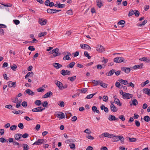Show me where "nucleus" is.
I'll return each mask as SVG.
<instances>
[{
  "label": "nucleus",
  "instance_id": "nucleus-1",
  "mask_svg": "<svg viewBox=\"0 0 150 150\" xmlns=\"http://www.w3.org/2000/svg\"><path fill=\"white\" fill-rule=\"evenodd\" d=\"M96 48L97 51L99 53L103 52L105 51V48L101 45H98Z\"/></svg>",
  "mask_w": 150,
  "mask_h": 150
},
{
  "label": "nucleus",
  "instance_id": "nucleus-2",
  "mask_svg": "<svg viewBox=\"0 0 150 150\" xmlns=\"http://www.w3.org/2000/svg\"><path fill=\"white\" fill-rule=\"evenodd\" d=\"M46 140L41 139H38L36 142H35L33 145H39L43 143H45L46 142Z\"/></svg>",
  "mask_w": 150,
  "mask_h": 150
},
{
  "label": "nucleus",
  "instance_id": "nucleus-3",
  "mask_svg": "<svg viewBox=\"0 0 150 150\" xmlns=\"http://www.w3.org/2000/svg\"><path fill=\"white\" fill-rule=\"evenodd\" d=\"M64 55H65L63 58V59L64 60H69L70 59L69 56H71V53L68 52H64Z\"/></svg>",
  "mask_w": 150,
  "mask_h": 150
},
{
  "label": "nucleus",
  "instance_id": "nucleus-4",
  "mask_svg": "<svg viewBox=\"0 0 150 150\" xmlns=\"http://www.w3.org/2000/svg\"><path fill=\"white\" fill-rule=\"evenodd\" d=\"M133 95L132 94L125 93L123 95V98L124 99H128L133 97Z\"/></svg>",
  "mask_w": 150,
  "mask_h": 150
},
{
  "label": "nucleus",
  "instance_id": "nucleus-5",
  "mask_svg": "<svg viewBox=\"0 0 150 150\" xmlns=\"http://www.w3.org/2000/svg\"><path fill=\"white\" fill-rule=\"evenodd\" d=\"M124 59L123 57H117L115 58L114 59V61L116 63H121L124 62Z\"/></svg>",
  "mask_w": 150,
  "mask_h": 150
},
{
  "label": "nucleus",
  "instance_id": "nucleus-6",
  "mask_svg": "<svg viewBox=\"0 0 150 150\" xmlns=\"http://www.w3.org/2000/svg\"><path fill=\"white\" fill-rule=\"evenodd\" d=\"M45 108H42L41 107H38L32 109V111L33 112H40L42 111Z\"/></svg>",
  "mask_w": 150,
  "mask_h": 150
},
{
  "label": "nucleus",
  "instance_id": "nucleus-7",
  "mask_svg": "<svg viewBox=\"0 0 150 150\" xmlns=\"http://www.w3.org/2000/svg\"><path fill=\"white\" fill-rule=\"evenodd\" d=\"M55 84L58 86L59 89H62L63 88V85L62 82L59 81H56Z\"/></svg>",
  "mask_w": 150,
  "mask_h": 150
},
{
  "label": "nucleus",
  "instance_id": "nucleus-8",
  "mask_svg": "<svg viewBox=\"0 0 150 150\" xmlns=\"http://www.w3.org/2000/svg\"><path fill=\"white\" fill-rule=\"evenodd\" d=\"M81 47L83 49H86L88 50H90L91 49L90 47L87 44H81L80 45Z\"/></svg>",
  "mask_w": 150,
  "mask_h": 150
},
{
  "label": "nucleus",
  "instance_id": "nucleus-9",
  "mask_svg": "<svg viewBox=\"0 0 150 150\" xmlns=\"http://www.w3.org/2000/svg\"><path fill=\"white\" fill-rule=\"evenodd\" d=\"M121 69L126 74H128L130 72L131 69L129 67H122Z\"/></svg>",
  "mask_w": 150,
  "mask_h": 150
},
{
  "label": "nucleus",
  "instance_id": "nucleus-10",
  "mask_svg": "<svg viewBox=\"0 0 150 150\" xmlns=\"http://www.w3.org/2000/svg\"><path fill=\"white\" fill-rule=\"evenodd\" d=\"M101 136H103L105 137L108 138H111L115 136L114 134H110L108 132L104 133L101 134Z\"/></svg>",
  "mask_w": 150,
  "mask_h": 150
},
{
  "label": "nucleus",
  "instance_id": "nucleus-11",
  "mask_svg": "<svg viewBox=\"0 0 150 150\" xmlns=\"http://www.w3.org/2000/svg\"><path fill=\"white\" fill-rule=\"evenodd\" d=\"M7 83L8 86L10 88H15L16 87V82H13L11 81H9L7 82Z\"/></svg>",
  "mask_w": 150,
  "mask_h": 150
},
{
  "label": "nucleus",
  "instance_id": "nucleus-12",
  "mask_svg": "<svg viewBox=\"0 0 150 150\" xmlns=\"http://www.w3.org/2000/svg\"><path fill=\"white\" fill-rule=\"evenodd\" d=\"M110 108L111 110L113 112H115L117 110V108L112 103L111 104Z\"/></svg>",
  "mask_w": 150,
  "mask_h": 150
},
{
  "label": "nucleus",
  "instance_id": "nucleus-13",
  "mask_svg": "<svg viewBox=\"0 0 150 150\" xmlns=\"http://www.w3.org/2000/svg\"><path fill=\"white\" fill-rule=\"evenodd\" d=\"M142 91L144 93L146 94L149 96H150V89L148 88H144Z\"/></svg>",
  "mask_w": 150,
  "mask_h": 150
},
{
  "label": "nucleus",
  "instance_id": "nucleus-14",
  "mask_svg": "<svg viewBox=\"0 0 150 150\" xmlns=\"http://www.w3.org/2000/svg\"><path fill=\"white\" fill-rule=\"evenodd\" d=\"M53 93L51 91H49L45 94L42 97L43 98H46L49 97L50 96H52Z\"/></svg>",
  "mask_w": 150,
  "mask_h": 150
},
{
  "label": "nucleus",
  "instance_id": "nucleus-15",
  "mask_svg": "<svg viewBox=\"0 0 150 150\" xmlns=\"http://www.w3.org/2000/svg\"><path fill=\"white\" fill-rule=\"evenodd\" d=\"M143 66V63L141 64L140 65H135L132 67V69L134 70L137 69H142Z\"/></svg>",
  "mask_w": 150,
  "mask_h": 150
},
{
  "label": "nucleus",
  "instance_id": "nucleus-16",
  "mask_svg": "<svg viewBox=\"0 0 150 150\" xmlns=\"http://www.w3.org/2000/svg\"><path fill=\"white\" fill-rule=\"evenodd\" d=\"M57 116L58 118L61 119H63L65 117L64 114L62 112H60L59 113L57 114Z\"/></svg>",
  "mask_w": 150,
  "mask_h": 150
},
{
  "label": "nucleus",
  "instance_id": "nucleus-17",
  "mask_svg": "<svg viewBox=\"0 0 150 150\" xmlns=\"http://www.w3.org/2000/svg\"><path fill=\"white\" fill-rule=\"evenodd\" d=\"M53 65L57 69H59L62 67V65L57 63H54L53 64Z\"/></svg>",
  "mask_w": 150,
  "mask_h": 150
},
{
  "label": "nucleus",
  "instance_id": "nucleus-18",
  "mask_svg": "<svg viewBox=\"0 0 150 150\" xmlns=\"http://www.w3.org/2000/svg\"><path fill=\"white\" fill-rule=\"evenodd\" d=\"M115 71V69H112L105 74L107 76H111L112 75Z\"/></svg>",
  "mask_w": 150,
  "mask_h": 150
},
{
  "label": "nucleus",
  "instance_id": "nucleus-19",
  "mask_svg": "<svg viewBox=\"0 0 150 150\" xmlns=\"http://www.w3.org/2000/svg\"><path fill=\"white\" fill-rule=\"evenodd\" d=\"M25 92L28 95L31 96H33L35 95V93L30 89H26Z\"/></svg>",
  "mask_w": 150,
  "mask_h": 150
},
{
  "label": "nucleus",
  "instance_id": "nucleus-20",
  "mask_svg": "<svg viewBox=\"0 0 150 150\" xmlns=\"http://www.w3.org/2000/svg\"><path fill=\"white\" fill-rule=\"evenodd\" d=\"M47 21L46 20H42V19H40L39 23L42 25H44L46 24L47 23Z\"/></svg>",
  "mask_w": 150,
  "mask_h": 150
},
{
  "label": "nucleus",
  "instance_id": "nucleus-21",
  "mask_svg": "<svg viewBox=\"0 0 150 150\" xmlns=\"http://www.w3.org/2000/svg\"><path fill=\"white\" fill-rule=\"evenodd\" d=\"M125 23V21L122 20L119 21L118 22L117 24L119 25H121V27L123 28L124 26Z\"/></svg>",
  "mask_w": 150,
  "mask_h": 150
},
{
  "label": "nucleus",
  "instance_id": "nucleus-22",
  "mask_svg": "<svg viewBox=\"0 0 150 150\" xmlns=\"http://www.w3.org/2000/svg\"><path fill=\"white\" fill-rule=\"evenodd\" d=\"M22 136V134H16L14 136L15 139L16 140H19L20 139Z\"/></svg>",
  "mask_w": 150,
  "mask_h": 150
},
{
  "label": "nucleus",
  "instance_id": "nucleus-23",
  "mask_svg": "<svg viewBox=\"0 0 150 150\" xmlns=\"http://www.w3.org/2000/svg\"><path fill=\"white\" fill-rule=\"evenodd\" d=\"M55 9L48 8L47 10V12L48 13H56Z\"/></svg>",
  "mask_w": 150,
  "mask_h": 150
},
{
  "label": "nucleus",
  "instance_id": "nucleus-24",
  "mask_svg": "<svg viewBox=\"0 0 150 150\" xmlns=\"http://www.w3.org/2000/svg\"><path fill=\"white\" fill-rule=\"evenodd\" d=\"M127 139L129 140V142H135L137 141L136 139L135 138H130L129 137H127Z\"/></svg>",
  "mask_w": 150,
  "mask_h": 150
},
{
  "label": "nucleus",
  "instance_id": "nucleus-25",
  "mask_svg": "<svg viewBox=\"0 0 150 150\" xmlns=\"http://www.w3.org/2000/svg\"><path fill=\"white\" fill-rule=\"evenodd\" d=\"M118 81H119L120 82L124 85L128 84V81L127 80H124L122 79H120Z\"/></svg>",
  "mask_w": 150,
  "mask_h": 150
},
{
  "label": "nucleus",
  "instance_id": "nucleus-26",
  "mask_svg": "<svg viewBox=\"0 0 150 150\" xmlns=\"http://www.w3.org/2000/svg\"><path fill=\"white\" fill-rule=\"evenodd\" d=\"M115 103L117 105H119V106H122V103H120L119 100L118 99H115V100H114Z\"/></svg>",
  "mask_w": 150,
  "mask_h": 150
},
{
  "label": "nucleus",
  "instance_id": "nucleus-27",
  "mask_svg": "<svg viewBox=\"0 0 150 150\" xmlns=\"http://www.w3.org/2000/svg\"><path fill=\"white\" fill-rule=\"evenodd\" d=\"M76 76H74L72 77H69L68 78V79L71 82H73L76 79Z\"/></svg>",
  "mask_w": 150,
  "mask_h": 150
},
{
  "label": "nucleus",
  "instance_id": "nucleus-28",
  "mask_svg": "<svg viewBox=\"0 0 150 150\" xmlns=\"http://www.w3.org/2000/svg\"><path fill=\"white\" fill-rule=\"evenodd\" d=\"M100 86L104 88H106L107 87L108 84L104 83H103L102 81L100 83Z\"/></svg>",
  "mask_w": 150,
  "mask_h": 150
},
{
  "label": "nucleus",
  "instance_id": "nucleus-29",
  "mask_svg": "<svg viewBox=\"0 0 150 150\" xmlns=\"http://www.w3.org/2000/svg\"><path fill=\"white\" fill-rule=\"evenodd\" d=\"M92 82L94 84L95 86H97L98 84H100V83L101 82V81H95L93 80H92Z\"/></svg>",
  "mask_w": 150,
  "mask_h": 150
},
{
  "label": "nucleus",
  "instance_id": "nucleus-30",
  "mask_svg": "<svg viewBox=\"0 0 150 150\" xmlns=\"http://www.w3.org/2000/svg\"><path fill=\"white\" fill-rule=\"evenodd\" d=\"M115 117L114 115H111L108 117V119L110 121L115 120Z\"/></svg>",
  "mask_w": 150,
  "mask_h": 150
},
{
  "label": "nucleus",
  "instance_id": "nucleus-31",
  "mask_svg": "<svg viewBox=\"0 0 150 150\" xmlns=\"http://www.w3.org/2000/svg\"><path fill=\"white\" fill-rule=\"evenodd\" d=\"M61 54V53L59 52V51H57L56 53H54L51 56L52 57L54 58L60 55Z\"/></svg>",
  "mask_w": 150,
  "mask_h": 150
},
{
  "label": "nucleus",
  "instance_id": "nucleus-32",
  "mask_svg": "<svg viewBox=\"0 0 150 150\" xmlns=\"http://www.w3.org/2000/svg\"><path fill=\"white\" fill-rule=\"evenodd\" d=\"M75 64V63L74 62L70 63L69 64L67 65V67L68 68H72Z\"/></svg>",
  "mask_w": 150,
  "mask_h": 150
},
{
  "label": "nucleus",
  "instance_id": "nucleus-33",
  "mask_svg": "<svg viewBox=\"0 0 150 150\" xmlns=\"http://www.w3.org/2000/svg\"><path fill=\"white\" fill-rule=\"evenodd\" d=\"M57 51H59V50L58 48H56L51 51L49 52V53L50 54H54V53H56Z\"/></svg>",
  "mask_w": 150,
  "mask_h": 150
},
{
  "label": "nucleus",
  "instance_id": "nucleus-34",
  "mask_svg": "<svg viewBox=\"0 0 150 150\" xmlns=\"http://www.w3.org/2000/svg\"><path fill=\"white\" fill-rule=\"evenodd\" d=\"M96 94V93H94L92 94L88 95L87 96L86 99H90L91 98Z\"/></svg>",
  "mask_w": 150,
  "mask_h": 150
},
{
  "label": "nucleus",
  "instance_id": "nucleus-35",
  "mask_svg": "<svg viewBox=\"0 0 150 150\" xmlns=\"http://www.w3.org/2000/svg\"><path fill=\"white\" fill-rule=\"evenodd\" d=\"M47 33L46 32H42L38 34V37L39 38L41 37L42 36H44L46 35Z\"/></svg>",
  "mask_w": 150,
  "mask_h": 150
},
{
  "label": "nucleus",
  "instance_id": "nucleus-36",
  "mask_svg": "<svg viewBox=\"0 0 150 150\" xmlns=\"http://www.w3.org/2000/svg\"><path fill=\"white\" fill-rule=\"evenodd\" d=\"M101 0H97L96 2L97 3V5L99 8H100L102 6V4L101 1Z\"/></svg>",
  "mask_w": 150,
  "mask_h": 150
},
{
  "label": "nucleus",
  "instance_id": "nucleus-37",
  "mask_svg": "<svg viewBox=\"0 0 150 150\" xmlns=\"http://www.w3.org/2000/svg\"><path fill=\"white\" fill-rule=\"evenodd\" d=\"M144 120L145 121L148 122L150 121V117L148 116H146L144 117Z\"/></svg>",
  "mask_w": 150,
  "mask_h": 150
},
{
  "label": "nucleus",
  "instance_id": "nucleus-38",
  "mask_svg": "<svg viewBox=\"0 0 150 150\" xmlns=\"http://www.w3.org/2000/svg\"><path fill=\"white\" fill-rule=\"evenodd\" d=\"M35 104L38 106H40L42 103L41 101L40 100H36L34 102Z\"/></svg>",
  "mask_w": 150,
  "mask_h": 150
},
{
  "label": "nucleus",
  "instance_id": "nucleus-39",
  "mask_svg": "<svg viewBox=\"0 0 150 150\" xmlns=\"http://www.w3.org/2000/svg\"><path fill=\"white\" fill-rule=\"evenodd\" d=\"M149 81L148 80H147L145 81L142 82L141 84V86L142 87H144L147 84L149 83Z\"/></svg>",
  "mask_w": 150,
  "mask_h": 150
},
{
  "label": "nucleus",
  "instance_id": "nucleus-40",
  "mask_svg": "<svg viewBox=\"0 0 150 150\" xmlns=\"http://www.w3.org/2000/svg\"><path fill=\"white\" fill-rule=\"evenodd\" d=\"M115 136H114L113 137H112L113 138L112 139V141L113 142H117L118 141V136H116L115 135H114Z\"/></svg>",
  "mask_w": 150,
  "mask_h": 150
},
{
  "label": "nucleus",
  "instance_id": "nucleus-41",
  "mask_svg": "<svg viewBox=\"0 0 150 150\" xmlns=\"http://www.w3.org/2000/svg\"><path fill=\"white\" fill-rule=\"evenodd\" d=\"M41 104L43 107H47L48 103L47 101H44Z\"/></svg>",
  "mask_w": 150,
  "mask_h": 150
},
{
  "label": "nucleus",
  "instance_id": "nucleus-42",
  "mask_svg": "<svg viewBox=\"0 0 150 150\" xmlns=\"http://www.w3.org/2000/svg\"><path fill=\"white\" fill-rule=\"evenodd\" d=\"M70 148L72 150H74L75 149V146L74 144H70L69 145Z\"/></svg>",
  "mask_w": 150,
  "mask_h": 150
},
{
  "label": "nucleus",
  "instance_id": "nucleus-43",
  "mask_svg": "<svg viewBox=\"0 0 150 150\" xmlns=\"http://www.w3.org/2000/svg\"><path fill=\"white\" fill-rule=\"evenodd\" d=\"M37 91L40 92H43L45 91V89L42 88V87H40L37 89Z\"/></svg>",
  "mask_w": 150,
  "mask_h": 150
},
{
  "label": "nucleus",
  "instance_id": "nucleus-44",
  "mask_svg": "<svg viewBox=\"0 0 150 150\" xmlns=\"http://www.w3.org/2000/svg\"><path fill=\"white\" fill-rule=\"evenodd\" d=\"M75 139L73 140L72 139H70L66 140V141H65V142L67 144H69V143L70 142H75Z\"/></svg>",
  "mask_w": 150,
  "mask_h": 150
},
{
  "label": "nucleus",
  "instance_id": "nucleus-45",
  "mask_svg": "<svg viewBox=\"0 0 150 150\" xmlns=\"http://www.w3.org/2000/svg\"><path fill=\"white\" fill-rule=\"evenodd\" d=\"M0 4L2 5H3L4 6L8 7H11L12 6V4L10 3H8L6 4H4L2 3H0Z\"/></svg>",
  "mask_w": 150,
  "mask_h": 150
},
{
  "label": "nucleus",
  "instance_id": "nucleus-46",
  "mask_svg": "<svg viewBox=\"0 0 150 150\" xmlns=\"http://www.w3.org/2000/svg\"><path fill=\"white\" fill-rule=\"evenodd\" d=\"M11 100L12 102L14 103H16V102L18 103V102H19L18 99L17 97L14 98L12 99Z\"/></svg>",
  "mask_w": 150,
  "mask_h": 150
},
{
  "label": "nucleus",
  "instance_id": "nucleus-47",
  "mask_svg": "<svg viewBox=\"0 0 150 150\" xmlns=\"http://www.w3.org/2000/svg\"><path fill=\"white\" fill-rule=\"evenodd\" d=\"M132 103L135 106L137 105L138 103L137 100L136 99H134L132 101Z\"/></svg>",
  "mask_w": 150,
  "mask_h": 150
},
{
  "label": "nucleus",
  "instance_id": "nucleus-48",
  "mask_svg": "<svg viewBox=\"0 0 150 150\" xmlns=\"http://www.w3.org/2000/svg\"><path fill=\"white\" fill-rule=\"evenodd\" d=\"M84 55L85 57H87L88 59H91V57L89 56L88 52L86 51L85 52H84Z\"/></svg>",
  "mask_w": 150,
  "mask_h": 150
},
{
  "label": "nucleus",
  "instance_id": "nucleus-49",
  "mask_svg": "<svg viewBox=\"0 0 150 150\" xmlns=\"http://www.w3.org/2000/svg\"><path fill=\"white\" fill-rule=\"evenodd\" d=\"M147 22V20H145L141 24H139V25H137L140 26H142L143 25H144Z\"/></svg>",
  "mask_w": 150,
  "mask_h": 150
},
{
  "label": "nucleus",
  "instance_id": "nucleus-50",
  "mask_svg": "<svg viewBox=\"0 0 150 150\" xmlns=\"http://www.w3.org/2000/svg\"><path fill=\"white\" fill-rule=\"evenodd\" d=\"M17 127V126L16 125H12L10 127V129L11 130H14L16 129V128Z\"/></svg>",
  "mask_w": 150,
  "mask_h": 150
},
{
  "label": "nucleus",
  "instance_id": "nucleus-51",
  "mask_svg": "<svg viewBox=\"0 0 150 150\" xmlns=\"http://www.w3.org/2000/svg\"><path fill=\"white\" fill-rule=\"evenodd\" d=\"M134 11L133 10H131L129 11L128 16H131L134 14Z\"/></svg>",
  "mask_w": 150,
  "mask_h": 150
},
{
  "label": "nucleus",
  "instance_id": "nucleus-52",
  "mask_svg": "<svg viewBox=\"0 0 150 150\" xmlns=\"http://www.w3.org/2000/svg\"><path fill=\"white\" fill-rule=\"evenodd\" d=\"M135 12H134V14L135 16L138 17L139 16L140 13L137 10H135Z\"/></svg>",
  "mask_w": 150,
  "mask_h": 150
},
{
  "label": "nucleus",
  "instance_id": "nucleus-53",
  "mask_svg": "<svg viewBox=\"0 0 150 150\" xmlns=\"http://www.w3.org/2000/svg\"><path fill=\"white\" fill-rule=\"evenodd\" d=\"M12 112L14 114L18 115L19 114H21L22 113H21V111L20 110L16 111V110H13L12 111Z\"/></svg>",
  "mask_w": 150,
  "mask_h": 150
},
{
  "label": "nucleus",
  "instance_id": "nucleus-54",
  "mask_svg": "<svg viewBox=\"0 0 150 150\" xmlns=\"http://www.w3.org/2000/svg\"><path fill=\"white\" fill-rule=\"evenodd\" d=\"M23 150H28L29 149V147L28 145L26 144H23Z\"/></svg>",
  "mask_w": 150,
  "mask_h": 150
},
{
  "label": "nucleus",
  "instance_id": "nucleus-55",
  "mask_svg": "<svg viewBox=\"0 0 150 150\" xmlns=\"http://www.w3.org/2000/svg\"><path fill=\"white\" fill-rule=\"evenodd\" d=\"M66 71L64 69L61 70L60 71L61 74L63 76H65L67 75Z\"/></svg>",
  "mask_w": 150,
  "mask_h": 150
},
{
  "label": "nucleus",
  "instance_id": "nucleus-56",
  "mask_svg": "<svg viewBox=\"0 0 150 150\" xmlns=\"http://www.w3.org/2000/svg\"><path fill=\"white\" fill-rule=\"evenodd\" d=\"M11 67L12 70L15 71V69L17 68V66L15 64H13V65L11 66Z\"/></svg>",
  "mask_w": 150,
  "mask_h": 150
},
{
  "label": "nucleus",
  "instance_id": "nucleus-57",
  "mask_svg": "<svg viewBox=\"0 0 150 150\" xmlns=\"http://www.w3.org/2000/svg\"><path fill=\"white\" fill-rule=\"evenodd\" d=\"M59 104H58L59 105L62 107H63L64 106V102L63 101H59Z\"/></svg>",
  "mask_w": 150,
  "mask_h": 150
},
{
  "label": "nucleus",
  "instance_id": "nucleus-58",
  "mask_svg": "<svg viewBox=\"0 0 150 150\" xmlns=\"http://www.w3.org/2000/svg\"><path fill=\"white\" fill-rule=\"evenodd\" d=\"M118 117L121 120L123 121H124L125 120V117L123 115H119Z\"/></svg>",
  "mask_w": 150,
  "mask_h": 150
},
{
  "label": "nucleus",
  "instance_id": "nucleus-59",
  "mask_svg": "<svg viewBox=\"0 0 150 150\" xmlns=\"http://www.w3.org/2000/svg\"><path fill=\"white\" fill-rule=\"evenodd\" d=\"M84 132L87 134H90L91 133V130L89 129H86L84 131Z\"/></svg>",
  "mask_w": 150,
  "mask_h": 150
},
{
  "label": "nucleus",
  "instance_id": "nucleus-60",
  "mask_svg": "<svg viewBox=\"0 0 150 150\" xmlns=\"http://www.w3.org/2000/svg\"><path fill=\"white\" fill-rule=\"evenodd\" d=\"M58 7L59 8H63L65 7V5L64 4H58Z\"/></svg>",
  "mask_w": 150,
  "mask_h": 150
},
{
  "label": "nucleus",
  "instance_id": "nucleus-61",
  "mask_svg": "<svg viewBox=\"0 0 150 150\" xmlns=\"http://www.w3.org/2000/svg\"><path fill=\"white\" fill-rule=\"evenodd\" d=\"M86 138H88L89 139L91 140H93L94 139V138L90 134H88Z\"/></svg>",
  "mask_w": 150,
  "mask_h": 150
},
{
  "label": "nucleus",
  "instance_id": "nucleus-62",
  "mask_svg": "<svg viewBox=\"0 0 150 150\" xmlns=\"http://www.w3.org/2000/svg\"><path fill=\"white\" fill-rule=\"evenodd\" d=\"M103 98V101L107 102L108 99V97L107 96H104Z\"/></svg>",
  "mask_w": 150,
  "mask_h": 150
},
{
  "label": "nucleus",
  "instance_id": "nucleus-63",
  "mask_svg": "<svg viewBox=\"0 0 150 150\" xmlns=\"http://www.w3.org/2000/svg\"><path fill=\"white\" fill-rule=\"evenodd\" d=\"M137 127H139L140 126V123L139 121L135 120L134 121Z\"/></svg>",
  "mask_w": 150,
  "mask_h": 150
},
{
  "label": "nucleus",
  "instance_id": "nucleus-64",
  "mask_svg": "<svg viewBox=\"0 0 150 150\" xmlns=\"http://www.w3.org/2000/svg\"><path fill=\"white\" fill-rule=\"evenodd\" d=\"M22 106L23 107H26L27 106V103L26 101H23L21 104Z\"/></svg>",
  "mask_w": 150,
  "mask_h": 150
}]
</instances>
